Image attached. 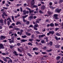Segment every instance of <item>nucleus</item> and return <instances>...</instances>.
<instances>
[{"label":"nucleus","instance_id":"1","mask_svg":"<svg viewBox=\"0 0 63 63\" xmlns=\"http://www.w3.org/2000/svg\"><path fill=\"white\" fill-rule=\"evenodd\" d=\"M27 9L29 11V13L30 14H31V13H33L34 12V10H31L29 8H28V7H27Z\"/></svg>","mask_w":63,"mask_h":63},{"label":"nucleus","instance_id":"2","mask_svg":"<svg viewBox=\"0 0 63 63\" xmlns=\"http://www.w3.org/2000/svg\"><path fill=\"white\" fill-rule=\"evenodd\" d=\"M61 11V9H59L58 8H57L55 10V12H57L58 13H60V11Z\"/></svg>","mask_w":63,"mask_h":63},{"label":"nucleus","instance_id":"3","mask_svg":"<svg viewBox=\"0 0 63 63\" xmlns=\"http://www.w3.org/2000/svg\"><path fill=\"white\" fill-rule=\"evenodd\" d=\"M28 15H25L24 16H22L24 22H26V20H25V18H26L28 16Z\"/></svg>","mask_w":63,"mask_h":63},{"label":"nucleus","instance_id":"4","mask_svg":"<svg viewBox=\"0 0 63 63\" xmlns=\"http://www.w3.org/2000/svg\"><path fill=\"white\" fill-rule=\"evenodd\" d=\"M0 40H3L6 38V37L3 36L1 35L0 36Z\"/></svg>","mask_w":63,"mask_h":63},{"label":"nucleus","instance_id":"5","mask_svg":"<svg viewBox=\"0 0 63 63\" xmlns=\"http://www.w3.org/2000/svg\"><path fill=\"white\" fill-rule=\"evenodd\" d=\"M1 48H3L4 49V47L3 46V45L2 44H0V49H1Z\"/></svg>","mask_w":63,"mask_h":63},{"label":"nucleus","instance_id":"6","mask_svg":"<svg viewBox=\"0 0 63 63\" xmlns=\"http://www.w3.org/2000/svg\"><path fill=\"white\" fill-rule=\"evenodd\" d=\"M5 16H8L6 14V13L5 12H4L2 14V17H4Z\"/></svg>","mask_w":63,"mask_h":63},{"label":"nucleus","instance_id":"7","mask_svg":"<svg viewBox=\"0 0 63 63\" xmlns=\"http://www.w3.org/2000/svg\"><path fill=\"white\" fill-rule=\"evenodd\" d=\"M54 18L56 19H58V17H57L58 16H57V14H55L54 15Z\"/></svg>","mask_w":63,"mask_h":63},{"label":"nucleus","instance_id":"8","mask_svg":"<svg viewBox=\"0 0 63 63\" xmlns=\"http://www.w3.org/2000/svg\"><path fill=\"white\" fill-rule=\"evenodd\" d=\"M33 18V16H29V17L28 19L29 20H31V19H32Z\"/></svg>","mask_w":63,"mask_h":63},{"label":"nucleus","instance_id":"9","mask_svg":"<svg viewBox=\"0 0 63 63\" xmlns=\"http://www.w3.org/2000/svg\"><path fill=\"white\" fill-rule=\"evenodd\" d=\"M44 36H46V35L45 34L40 35L39 36V38H42V37H43Z\"/></svg>","mask_w":63,"mask_h":63},{"label":"nucleus","instance_id":"10","mask_svg":"<svg viewBox=\"0 0 63 63\" xmlns=\"http://www.w3.org/2000/svg\"><path fill=\"white\" fill-rule=\"evenodd\" d=\"M13 54H14L15 55H16L17 56V55H18V54H17V52H16V51H14L13 52Z\"/></svg>","mask_w":63,"mask_h":63},{"label":"nucleus","instance_id":"11","mask_svg":"<svg viewBox=\"0 0 63 63\" xmlns=\"http://www.w3.org/2000/svg\"><path fill=\"white\" fill-rule=\"evenodd\" d=\"M0 23H1L2 24V25H4V22H3V20L2 19H0Z\"/></svg>","mask_w":63,"mask_h":63},{"label":"nucleus","instance_id":"12","mask_svg":"<svg viewBox=\"0 0 63 63\" xmlns=\"http://www.w3.org/2000/svg\"><path fill=\"white\" fill-rule=\"evenodd\" d=\"M45 5H43L41 6V9L42 10H44L45 9Z\"/></svg>","mask_w":63,"mask_h":63},{"label":"nucleus","instance_id":"13","mask_svg":"<svg viewBox=\"0 0 63 63\" xmlns=\"http://www.w3.org/2000/svg\"><path fill=\"white\" fill-rule=\"evenodd\" d=\"M41 43L42 44H45L46 42H45V41L44 40H42L41 41Z\"/></svg>","mask_w":63,"mask_h":63},{"label":"nucleus","instance_id":"14","mask_svg":"<svg viewBox=\"0 0 63 63\" xmlns=\"http://www.w3.org/2000/svg\"><path fill=\"white\" fill-rule=\"evenodd\" d=\"M49 32L50 34H54V32L53 31H50Z\"/></svg>","mask_w":63,"mask_h":63},{"label":"nucleus","instance_id":"15","mask_svg":"<svg viewBox=\"0 0 63 63\" xmlns=\"http://www.w3.org/2000/svg\"><path fill=\"white\" fill-rule=\"evenodd\" d=\"M48 14L49 15H51L52 14V12L49 11L48 12Z\"/></svg>","mask_w":63,"mask_h":63},{"label":"nucleus","instance_id":"16","mask_svg":"<svg viewBox=\"0 0 63 63\" xmlns=\"http://www.w3.org/2000/svg\"><path fill=\"white\" fill-rule=\"evenodd\" d=\"M60 56H58L56 58V60H58L59 59H60Z\"/></svg>","mask_w":63,"mask_h":63},{"label":"nucleus","instance_id":"17","mask_svg":"<svg viewBox=\"0 0 63 63\" xmlns=\"http://www.w3.org/2000/svg\"><path fill=\"white\" fill-rule=\"evenodd\" d=\"M21 41L22 42H25L27 41V40H25V39H22L21 40Z\"/></svg>","mask_w":63,"mask_h":63},{"label":"nucleus","instance_id":"18","mask_svg":"<svg viewBox=\"0 0 63 63\" xmlns=\"http://www.w3.org/2000/svg\"><path fill=\"white\" fill-rule=\"evenodd\" d=\"M3 60L4 61H5V62H8V61H7V59H6V58H3Z\"/></svg>","mask_w":63,"mask_h":63},{"label":"nucleus","instance_id":"19","mask_svg":"<svg viewBox=\"0 0 63 63\" xmlns=\"http://www.w3.org/2000/svg\"><path fill=\"white\" fill-rule=\"evenodd\" d=\"M34 27H38V25L37 24V23H36V24L34 25Z\"/></svg>","mask_w":63,"mask_h":63},{"label":"nucleus","instance_id":"20","mask_svg":"<svg viewBox=\"0 0 63 63\" xmlns=\"http://www.w3.org/2000/svg\"><path fill=\"white\" fill-rule=\"evenodd\" d=\"M41 20V19H38L37 20H36V22H37V23H39V21H40V20Z\"/></svg>","mask_w":63,"mask_h":63},{"label":"nucleus","instance_id":"21","mask_svg":"<svg viewBox=\"0 0 63 63\" xmlns=\"http://www.w3.org/2000/svg\"><path fill=\"white\" fill-rule=\"evenodd\" d=\"M56 48H59V47H60V45H57L55 46Z\"/></svg>","mask_w":63,"mask_h":63},{"label":"nucleus","instance_id":"22","mask_svg":"<svg viewBox=\"0 0 63 63\" xmlns=\"http://www.w3.org/2000/svg\"><path fill=\"white\" fill-rule=\"evenodd\" d=\"M39 12L40 13V14H43L44 12H43L41 10H40V11H39Z\"/></svg>","mask_w":63,"mask_h":63},{"label":"nucleus","instance_id":"23","mask_svg":"<svg viewBox=\"0 0 63 63\" xmlns=\"http://www.w3.org/2000/svg\"><path fill=\"white\" fill-rule=\"evenodd\" d=\"M12 40H11V43H14V37H13V38H12Z\"/></svg>","mask_w":63,"mask_h":63},{"label":"nucleus","instance_id":"24","mask_svg":"<svg viewBox=\"0 0 63 63\" xmlns=\"http://www.w3.org/2000/svg\"><path fill=\"white\" fill-rule=\"evenodd\" d=\"M34 29L35 30H38V29L37 28H36V27H35V26H34V27H33Z\"/></svg>","mask_w":63,"mask_h":63},{"label":"nucleus","instance_id":"25","mask_svg":"<svg viewBox=\"0 0 63 63\" xmlns=\"http://www.w3.org/2000/svg\"><path fill=\"white\" fill-rule=\"evenodd\" d=\"M31 38L32 39H34V35L33 34H32L31 37Z\"/></svg>","mask_w":63,"mask_h":63},{"label":"nucleus","instance_id":"26","mask_svg":"<svg viewBox=\"0 0 63 63\" xmlns=\"http://www.w3.org/2000/svg\"><path fill=\"white\" fill-rule=\"evenodd\" d=\"M50 26H51V27L53 26H54V24H53V23H52L50 24Z\"/></svg>","mask_w":63,"mask_h":63},{"label":"nucleus","instance_id":"27","mask_svg":"<svg viewBox=\"0 0 63 63\" xmlns=\"http://www.w3.org/2000/svg\"><path fill=\"white\" fill-rule=\"evenodd\" d=\"M34 3L35 2L34 1V0H32V5H34Z\"/></svg>","mask_w":63,"mask_h":63},{"label":"nucleus","instance_id":"28","mask_svg":"<svg viewBox=\"0 0 63 63\" xmlns=\"http://www.w3.org/2000/svg\"><path fill=\"white\" fill-rule=\"evenodd\" d=\"M18 51H19V52H20L21 53V52H22V51H21V50H20V48H18Z\"/></svg>","mask_w":63,"mask_h":63},{"label":"nucleus","instance_id":"29","mask_svg":"<svg viewBox=\"0 0 63 63\" xmlns=\"http://www.w3.org/2000/svg\"><path fill=\"white\" fill-rule=\"evenodd\" d=\"M7 24L8 26H9V25H10V22L9 21H7Z\"/></svg>","mask_w":63,"mask_h":63},{"label":"nucleus","instance_id":"30","mask_svg":"<svg viewBox=\"0 0 63 63\" xmlns=\"http://www.w3.org/2000/svg\"><path fill=\"white\" fill-rule=\"evenodd\" d=\"M26 36L25 35L24 36H22V38H26Z\"/></svg>","mask_w":63,"mask_h":63},{"label":"nucleus","instance_id":"31","mask_svg":"<svg viewBox=\"0 0 63 63\" xmlns=\"http://www.w3.org/2000/svg\"><path fill=\"white\" fill-rule=\"evenodd\" d=\"M27 54L29 56H30V57H32V55L30 54V53H28Z\"/></svg>","mask_w":63,"mask_h":63},{"label":"nucleus","instance_id":"32","mask_svg":"<svg viewBox=\"0 0 63 63\" xmlns=\"http://www.w3.org/2000/svg\"><path fill=\"white\" fill-rule=\"evenodd\" d=\"M47 52H50V51H52V49H50L48 50H47Z\"/></svg>","mask_w":63,"mask_h":63},{"label":"nucleus","instance_id":"33","mask_svg":"<svg viewBox=\"0 0 63 63\" xmlns=\"http://www.w3.org/2000/svg\"><path fill=\"white\" fill-rule=\"evenodd\" d=\"M34 40H33V39H30L29 40V41H30V42H32V41H33Z\"/></svg>","mask_w":63,"mask_h":63},{"label":"nucleus","instance_id":"34","mask_svg":"<svg viewBox=\"0 0 63 63\" xmlns=\"http://www.w3.org/2000/svg\"><path fill=\"white\" fill-rule=\"evenodd\" d=\"M43 49H45V50H46V49H47V47H45L42 48Z\"/></svg>","mask_w":63,"mask_h":63},{"label":"nucleus","instance_id":"35","mask_svg":"<svg viewBox=\"0 0 63 63\" xmlns=\"http://www.w3.org/2000/svg\"><path fill=\"white\" fill-rule=\"evenodd\" d=\"M59 25L58 24H57L56 23H55V26H57Z\"/></svg>","mask_w":63,"mask_h":63},{"label":"nucleus","instance_id":"36","mask_svg":"<svg viewBox=\"0 0 63 63\" xmlns=\"http://www.w3.org/2000/svg\"><path fill=\"white\" fill-rule=\"evenodd\" d=\"M28 45H31V46H32V44L30 42L29 43H28Z\"/></svg>","mask_w":63,"mask_h":63},{"label":"nucleus","instance_id":"37","mask_svg":"<svg viewBox=\"0 0 63 63\" xmlns=\"http://www.w3.org/2000/svg\"><path fill=\"white\" fill-rule=\"evenodd\" d=\"M27 34L28 36H30L31 34L30 33H27Z\"/></svg>","mask_w":63,"mask_h":63},{"label":"nucleus","instance_id":"38","mask_svg":"<svg viewBox=\"0 0 63 63\" xmlns=\"http://www.w3.org/2000/svg\"><path fill=\"white\" fill-rule=\"evenodd\" d=\"M19 23H20V22H19V21H18L17 22L16 24V25H18V24H19Z\"/></svg>","mask_w":63,"mask_h":63},{"label":"nucleus","instance_id":"39","mask_svg":"<svg viewBox=\"0 0 63 63\" xmlns=\"http://www.w3.org/2000/svg\"><path fill=\"white\" fill-rule=\"evenodd\" d=\"M49 44L50 46H52V43L51 42H50Z\"/></svg>","mask_w":63,"mask_h":63},{"label":"nucleus","instance_id":"40","mask_svg":"<svg viewBox=\"0 0 63 63\" xmlns=\"http://www.w3.org/2000/svg\"><path fill=\"white\" fill-rule=\"evenodd\" d=\"M33 7H34V8H37L38 7V6L36 5H34L33 6Z\"/></svg>","mask_w":63,"mask_h":63},{"label":"nucleus","instance_id":"41","mask_svg":"<svg viewBox=\"0 0 63 63\" xmlns=\"http://www.w3.org/2000/svg\"><path fill=\"white\" fill-rule=\"evenodd\" d=\"M13 45H12L10 46V48H11V49L13 48Z\"/></svg>","mask_w":63,"mask_h":63},{"label":"nucleus","instance_id":"42","mask_svg":"<svg viewBox=\"0 0 63 63\" xmlns=\"http://www.w3.org/2000/svg\"><path fill=\"white\" fill-rule=\"evenodd\" d=\"M7 21V20H6V19H5L4 20V23L5 24H6V22Z\"/></svg>","mask_w":63,"mask_h":63},{"label":"nucleus","instance_id":"43","mask_svg":"<svg viewBox=\"0 0 63 63\" xmlns=\"http://www.w3.org/2000/svg\"><path fill=\"white\" fill-rule=\"evenodd\" d=\"M63 0H60V3H62L63 2Z\"/></svg>","mask_w":63,"mask_h":63},{"label":"nucleus","instance_id":"44","mask_svg":"<svg viewBox=\"0 0 63 63\" xmlns=\"http://www.w3.org/2000/svg\"><path fill=\"white\" fill-rule=\"evenodd\" d=\"M55 39H56V41H58V38H57V37L55 36Z\"/></svg>","mask_w":63,"mask_h":63},{"label":"nucleus","instance_id":"45","mask_svg":"<svg viewBox=\"0 0 63 63\" xmlns=\"http://www.w3.org/2000/svg\"><path fill=\"white\" fill-rule=\"evenodd\" d=\"M15 29V30H17H17H20V29H19L18 28H16Z\"/></svg>","mask_w":63,"mask_h":63},{"label":"nucleus","instance_id":"46","mask_svg":"<svg viewBox=\"0 0 63 63\" xmlns=\"http://www.w3.org/2000/svg\"><path fill=\"white\" fill-rule=\"evenodd\" d=\"M20 11L21 12H22V9L21 7H20Z\"/></svg>","mask_w":63,"mask_h":63},{"label":"nucleus","instance_id":"47","mask_svg":"<svg viewBox=\"0 0 63 63\" xmlns=\"http://www.w3.org/2000/svg\"><path fill=\"white\" fill-rule=\"evenodd\" d=\"M26 24H29V21H28L26 22Z\"/></svg>","mask_w":63,"mask_h":63},{"label":"nucleus","instance_id":"48","mask_svg":"<svg viewBox=\"0 0 63 63\" xmlns=\"http://www.w3.org/2000/svg\"><path fill=\"white\" fill-rule=\"evenodd\" d=\"M56 35L57 36H60V35H59V33H56Z\"/></svg>","mask_w":63,"mask_h":63},{"label":"nucleus","instance_id":"49","mask_svg":"<svg viewBox=\"0 0 63 63\" xmlns=\"http://www.w3.org/2000/svg\"><path fill=\"white\" fill-rule=\"evenodd\" d=\"M19 55L20 56H23V55L20 54H19Z\"/></svg>","mask_w":63,"mask_h":63},{"label":"nucleus","instance_id":"50","mask_svg":"<svg viewBox=\"0 0 63 63\" xmlns=\"http://www.w3.org/2000/svg\"><path fill=\"white\" fill-rule=\"evenodd\" d=\"M0 62H1V63H4V62H3V61H2L1 60H0Z\"/></svg>","mask_w":63,"mask_h":63},{"label":"nucleus","instance_id":"51","mask_svg":"<svg viewBox=\"0 0 63 63\" xmlns=\"http://www.w3.org/2000/svg\"><path fill=\"white\" fill-rule=\"evenodd\" d=\"M23 30H20V32L21 33H22V32H23Z\"/></svg>","mask_w":63,"mask_h":63},{"label":"nucleus","instance_id":"52","mask_svg":"<svg viewBox=\"0 0 63 63\" xmlns=\"http://www.w3.org/2000/svg\"><path fill=\"white\" fill-rule=\"evenodd\" d=\"M42 53L43 54H46V53L45 52H42Z\"/></svg>","mask_w":63,"mask_h":63},{"label":"nucleus","instance_id":"53","mask_svg":"<svg viewBox=\"0 0 63 63\" xmlns=\"http://www.w3.org/2000/svg\"><path fill=\"white\" fill-rule=\"evenodd\" d=\"M29 27H33V25H31L29 26Z\"/></svg>","mask_w":63,"mask_h":63},{"label":"nucleus","instance_id":"54","mask_svg":"<svg viewBox=\"0 0 63 63\" xmlns=\"http://www.w3.org/2000/svg\"><path fill=\"white\" fill-rule=\"evenodd\" d=\"M17 46H20V43H18L17 44Z\"/></svg>","mask_w":63,"mask_h":63},{"label":"nucleus","instance_id":"55","mask_svg":"<svg viewBox=\"0 0 63 63\" xmlns=\"http://www.w3.org/2000/svg\"><path fill=\"white\" fill-rule=\"evenodd\" d=\"M59 29V28H56L55 29L56 31H57V30Z\"/></svg>","mask_w":63,"mask_h":63},{"label":"nucleus","instance_id":"56","mask_svg":"<svg viewBox=\"0 0 63 63\" xmlns=\"http://www.w3.org/2000/svg\"><path fill=\"white\" fill-rule=\"evenodd\" d=\"M9 28H13V27L12 26H9Z\"/></svg>","mask_w":63,"mask_h":63},{"label":"nucleus","instance_id":"57","mask_svg":"<svg viewBox=\"0 0 63 63\" xmlns=\"http://www.w3.org/2000/svg\"><path fill=\"white\" fill-rule=\"evenodd\" d=\"M35 54H36V55H38L39 53L38 52H35Z\"/></svg>","mask_w":63,"mask_h":63},{"label":"nucleus","instance_id":"58","mask_svg":"<svg viewBox=\"0 0 63 63\" xmlns=\"http://www.w3.org/2000/svg\"><path fill=\"white\" fill-rule=\"evenodd\" d=\"M17 40H20V37H19L17 38Z\"/></svg>","mask_w":63,"mask_h":63},{"label":"nucleus","instance_id":"59","mask_svg":"<svg viewBox=\"0 0 63 63\" xmlns=\"http://www.w3.org/2000/svg\"><path fill=\"white\" fill-rule=\"evenodd\" d=\"M10 18H8L7 19V20H10Z\"/></svg>","mask_w":63,"mask_h":63},{"label":"nucleus","instance_id":"60","mask_svg":"<svg viewBox=\"0 0 63 63\" xmlns=\"http://www.w3.org/2000/svg\"><path fill=\"white\" fill-rule=\"evenodd\" d=\"M36 41L37 42H40V40H39L38 39H37V40H36Z\"/></svg>","mask_w":63,"mask_h":63},{"label":"nucleus","instance_id":"61","mask_svg":"<svg viewBox=\"0 0 63 63\" xmlns=\"http://www.w3.org/2000/svg\"><path fill=\"white\" fill-rule=\"evenodd\" d=\"M14 35L15 37H16V36H17V34H16L15 33H14Z\"/></svg>","mask_w":63,"mask_h":63},{"label":"nucleus","instance_id":"62","mask_svg":"<svg viewBox=\"0 0 63 63\" xmlns=\"http://www.w3.org/2000/svg\"><path fill=\"white\" fill-rule=\"evenodd\" d=\"M2 55H5L6 54V53H2Z\"/></svg>","mask_w":63,"mask_h":63},{"label":"nucleus","instance_id":"63","mask_svg":"<svg viewBox=\"0 0 63 63\" xmlns=\"http://www.w3.org/2000/svg\"><path fill=\"white\" fill-rule=\"evenodd\" d=\"M52 3L51 2H50L49 3V5H50V6H51V5H52Z\"/></svg>","mask_w":63,"mask_h":63},{"label":"nucleus","instance_id":"64","mask_svg":"<svg viewBox=\"0 0 63 63\" xmlns=\"http://www.w3.org/2000/svg\"><path fill=\"white\" fill-rule=\"evenodd\" d=\"M15 23H13L12 24V26H15Z\"/></svg>","mask_w":63,"mask_h":63}]
</instances>
